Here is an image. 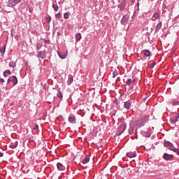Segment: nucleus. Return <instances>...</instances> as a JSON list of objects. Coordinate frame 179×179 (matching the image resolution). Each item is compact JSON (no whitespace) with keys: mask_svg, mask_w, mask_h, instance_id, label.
Returning <instances> with one entry per match:
<instances>
[{"mask_svg":"<svg viewBox=\"0 0 179 179\" xmlns=\"http://www.w3.org/2000/svg\"><path fill=\"white\" fill-rule=\"evenodd\" d=\"M5 83V80L3 78H0V83Z\"/></svg>","mask_w":179,"mask_h":179,"instance_id":"40","label":"nucleus"},{"mask_svg":"<svg viewBox=\"0 0 179 179\" xmlns=\"http://www.w3.org/2000/svg\"><path fill=\"white\" fill-rule=\"evenodd\" d=\"M129 135H132V134H134V127H130L129 129Z\"/></svg>","mask_w":179,"mask_h":179,"instance_id":"30","label":"nucleus"},{"mask_svg":"<svg viewBox=\"0 0 179 179\" xmlns=\"http://www.w3.org/2000/svg\"><path fill=\"white\" fill-rule=\"evenodd\" d=\"M131 83H132V79L128 78V79H127V81L126 82V85H127V86H131Z\"/></svg>","mask_w":179,"mask_h":179,"instance_id":"27","label":"nucleus"},{"mask_svg":"<svg viewBox=\"0 0 179 179\" xmlns=\"http://www.w3.org/2000/svg\"><path fill=\"white\" fill-rule=\"evenodd\" d=\"M10 68H15L16 66V63L15 62H10L9 63Z\"/></svg>","mask_w":179,"mask_h":179,"instance_id":"24","label":"nucleus"},{"mask_svg":"<svg viewBox=\"0 0 179 179\" xmlns=\"http://www.w3.org/2000/svg\"><path fill=\"white\" fill-rule=\"evenodd\" d=\"M148 121H149V115H145L135 121L134 125L136 128H142V127H145V124H146Z\"/></svg>","mask_w":179,"mask_h":179,"instance_id":"1","label":"nucleus"},{"mask_svg":"<svg viewBox=\"0 0 179 179\" xmlns=\"http://www.w3.org/2000/svg\"><path fill=\"white\" fill-rule=\"evenodd\" d=\"M126 156L127 157H129V159H133V157H136V152H129L126 154Z\"/></svg>","mask_w":179,"mask_h":179,"instance_id":"7","label":"nucleus"},{"mask_svg":"<svg viewBox=\"0 0 179 179\" xmlns=\"http://www.w3.org/2000/svg\"><path fill=\"white\" fill-rule=\"evenodd\" d=\"M178 132H179V129H178Z\"/></svg>","mask_w":179,"mask_h":179,"instance_id":"46","label":"nucleus"},{"mask_svg":"<svg viewBox=\"0 0 179 179\" xmlns=\"http://www.w3.org/2000/svg\"><path fill=\"white\" fill-rule=\"evenodd\" d=\"M141 134L145 136V138H150V134L148 131H141Z\"/></svg>","mask_w":179,"mask_h":179,"instance_id":"17","label":"nucleus"},{"mask_svg":"<svg viewBox=\"0 0 179 179\" xmlns=\"http://www.w3.org/2000/svg\"><path fill=\"white\" fill-rule=\"evenodd\" d=\"M57 169L59 170L60 171H64V170H65V166H64V165H62V163H57Z\"/></svg>","mask_w":179,"mask_h":179,"instance_id":"12","label":"nucleus"},{"mask_svg":"<svg viewBox=\"0 0 179 179\" xmlns=\"http://www.w3.org/2000/svg\"><path fill=\"white\" fill-rule=\"evenodd\" d=\"M17 141H15L14 142H12L10 144V148H12V149H15V148H17Z\"/></svg>","mask_w":179,"mask_h":179,"instance_id":"18","label":"nucleus"},{"mask_svg":"<svg viewBox=\"0 0 179 179\" xmlns=\"http://www.w3.org/2000/svg\"><path fill=\"white\" fill-rule=\"evenodd\" d=\"M125 129H127V123H125V122L122 123L117 127V129L116 131V135H117V136H120V135L124 134V131H125Z\"/></svg>","mask_w":179,"mask_h":179,"instance_id":"2","label":"nucleus"},{"mask_svg":"<svg viewBox=\"0 0 179 179\" xmlns=\"http://www.w3.org/2000/svg\"><path fill=\"white\" fill-rule=\"evenodd\" d=\"M52 8L55 12H58V9H59V8L58 7V4L54 3H52Z\"/></svg>","mask_w":179,"mask_h":179,"instance_id":"20","label":"nucleus"},{"mask_svg":"<svg viewBox=\"0 0 179 179\" xmlns=\"http://www.w3.org/2000/svg\"><path fill=\"white\" fill-rule=\"evenodd\" d=\"M6 50V45H4L3 48H0V53L1 55H3L5 54V51Z\"/></svg>","mask_w":179,"mask_h":179,"instance_id":"21","label":"nucleus"},{"mask_svg":"<svg viewBox=\"0 0 179 179\" xmlns=\"http://www.w3.org/2000/svg\"><path fill=\"white\" fill-rule=\"evenodd\" d=\"M64 19H69V14L68 13L64 14Z\"/></svg>","mask_w":179,"mask_h":179,"instance_id":"32","label":"nucleus"},{"mask_svg":"<svg viewBox=\"0 0 179 179\" xmlns=\"http://www.w3.org/2000/svg\"><path fill=\"white\" fill-rule=\"evenodd\" d=\"M117 76H118V71H117V70H115L113 72V78H116Z\"/></svg>","mask_w":179,"mask_h":179,"instance_id":"29","label":"nucleus"},{"mask_svg":"<svg viewBox=\"0 0 179 179\" xmlns=\"http://www.w3.org/2000/svg\"><path fill=\"white\" fill-rule=\"evenodd\" d=\"M38 58H41V59H44L47 56L45 55V52L43 51H40L38 54Z\"/></svg>","mask_w":179,"mask_h":179,"instance_id":"11","label":"nucleus"},{"mask_svg":"<svg viewBox=\"0 0 179 179\" xmlns=\"http://www.w3.org/2000/svg\"><path fill=\"white\" fill-rule=\"evenodd\" d=\"M61 13H58L57 14L55 15L56 19H61Z\"/></svg>","mask_w":179,"mask_h":179,"instance_id":"36","label":"nucleus"},{"mask_svg":"<svg viewBox=\"0 0 179 179\" xmlns=\"http://www.w3.org/2000/svg\"><path fill=\"white\" fill-rule=\"evenodd\" d=\"M152 17H155V19H159V13H154V15H152Z\"/></svg>","mask_w":179,"mask_h":179,"instance_id":"33","label":"nucleus"},{"mask_svg":"<svg viewBox=\"0 0 179 179\" xmlns=\"http://www.w3.org/2000/svg\"><path fill=\"white\" fill-rule=\"evenodd\" d=\"M155 65H156V62H154L152 64H148V66H149L150 69H153V68H155Z\"/></svg>","mask_w":179,"mask_h":179,"instance_id":"26","label":"nucleus"},{"mask_svg":"<svg viewBox=\"0 0 179 179\" xmlns=\"http://www.w3.org/2000/svg\"><path fill=\"white\" fill-rule=\"evenodd\" d=\"M163 159H164V160H173V159H174V156L173 155L164 153L163 155Z\"/></svg>","mask_w":179,"mask_h":179,"instance_id":"6","label":"nucleus"},{"mask_svg":"<svg viewBox=\"0 0 179 179\" xmlns=\"http://www.w3.org/2000/svg\"><path fill=\"white\" fill-rule=\"evenodd\" d=\"M46 22H48V23H50V22H51V16H48V17H46Z\"/></svg>","mask_w":179,"mask_h":179,"instance_id":"37","label":"nucleus"},{"mask_svg":"<svg viewBox=\"0 0 179 179\" xmlns=\"http://www.w3.org/2000/svg\"><path fill=\"white\" fill-rule=\"evenodd\" d=\"M34 129H38V125L36 124L35 127H34Z\"/></svg>","mask_w":179,"mask_h":179,"instance_id":"41","label":"nucleus"},{"mask_svg":"<svg viewBox=\"0 0 179 179\" xmlns=\"http://www.w3.org/2000/svg\"><path fill=\"white\" fill-rule=\"evenodd\" d=\"M68 121L69 122H70V124H76V119L75 118V117H69Z\"/></svg>","mask_w":179,"mask_h":179,"instance_id":"14","label":"nucleus"},{"mask_svg":"<svg viewBox=\"0 0 179 179\" xmlns=\"http://www.w3.org/2000/svg\"><path fill=\"white\" fill-rule=\"evenodd\" d=\"M170 150H172L173 152H174L176 148L174 147V145H173V143H171V145H170L169 147Z\"/></svg>","mask_w":179,"mask_h":179,"instance_id":"31","label":"nucleus"},{"mask_svg":"<svg viewBox=\"0 0 179 179\" xmlns=\"http://www.w3.org/2000/svg\"><path fill=\"white\" fill-rule=\"evenodd\" d=\"M11 31H13V29H11Z\"/></svg>","mask_w":179,"mask_h":179,"instance_id":"45","label":"nucleus"},{"mask_svg":"<svg viewBox=\"0 0 179 179\" xmlns=\"http://www.w3.org/2000/svg\"><path fill=\"white\" fill-rule=\"evenodd\" d=\"M29 12H33V10L31 8H29Z\"/></svg>","mask_w":179,"mask_h":179,"instance_id":"44","label":"nucleus"},{"mask_svg":"<svg viewBox=\"0 0 179 179\" xmlns=\"http://www.w3.org/2000/svg\"><path fill=\"white\" fill-rule=\"evenodd\" d=\"M3 156V153H2L1 152H0V157H2Z\"/></svg>","mask_w":179,"mask_h":179,"instance_id":"42","label":"nucleus"},{"mask_svg":"<svg viewBox=\"0 0 179 179\" xmlns=\"http://www.w3.org/2000/svg\"><path fill=\"white\" fill-rule=\"evenodd\" d=\"M73 82V76L72 75H69L68 77L67 85H69V86L72 85Z\"/></svg>","mask_w":179,"mask_h":179,"instance_id":"13","label":"nucleus"},{"mask_svg":"<svg viewBox=\"0 0 179 179\" xmlns=\"http://www.w3.org/2000/svg\"><path fill=\"white\" fill-rule=\"evenodd\" d=\"M164 146L165 148H170V146H171V143L170 141H165L164 142Z\"/></svg>","mask_w":179,"mask_h":179,"instance_id":"23","label":"nucleus"},{"mask_svg":"<svg viewBox=\"0 0 179 179\" xmlns=\"http://www.w3.org/2000/svg\"><path fill=\"white\" fill-rule=\"evenodd\" d=\"M173 152L179 156V148H176Z\"/></svg>","mask_w":179,"mask_h":179,"instance_id":"39","label":"nucleus"},{"mask_svg":"<svg viewBox=\"0 0 179 179\" xmlns=\"http://www.w3.org/2000/svg\"><path fill=\"white\" fill-rule=\"evenodd\" d=\"M137 8H139V2L137 3Z\"/></svg>","mask_w":179,"mask_h":179,"instance_id":"43","label":"nucleus"},{"mask_svg":"<svg viewBox=\"0 0 179 179\" xmlns=\"http://www.w3.org/2000/svg\"><path fill=\"white\" fill-rule=\"evenodd\" d=\"M90 162V157L89 155H86L84 159H83L82 163L83 164H87V162Z\"/></svg>","mask_w":179,"mask_h":179,"instance_id":"16","label":"nucleus"},{"mask_svg":"<svg viewBox=\"0 0 179 179\" xmlns=\"http://www.w3.org/2000/svg\"><path fill=\"white\" fill-rule=\"evenodd\" d=\"M162 22H159L156 26V29L154 32V34H157V33H159V30H160V29H162Z\"/></svg>","mask_w":179,"mask_h":179,"instance_id":"8","label":"nucleus"},{"mask_svg":"<svg viewBox=\"0 0 179 179\" xmlns=\"http://www.w3.org/2000/svg\"><path fill=\"white\" fill-rule=\"evenodd\" d=\"M20 2H22V0H8L7 6L8 8H13V6H16Z\"/></svg>","mask_w":179,"mask_h":179,"instance_id":"3","label":"nucleus"},{"mask_svg":"<svg viewBox=\"0 0 179 179\" xmlns=\"http://www.w3.org/2000/svg\"><path fill=\"white\" fill-rule=\"evenodd\" d=\"M139 7H137V9L134 12V15H138L139 13Z\"/></svg>","mask_w":179,"mask_h":179,"instance_id":"35","label":"nucleus"},{"mask_svg":"<svg viewBox=\"0 0 179 179\" xmlns=\"http://www.w3.org/2000/svg\"><path fill=\"white\" fill-rule=\"evenodd\" d=\"M131 101H127L126 102H124V108H126L127 110H129V108H131Z\"/></svg>","mask_w":179,"mask_h":179,"instance_id":"15","label":"nucleus"},{"mask_svg":"<svg viewBox=\"0 0 179 179\" xmlns=\"http://www.w3.org/2000/svg\"><path fill=\"white\" fill-rule=\"evenodd\" d=\"M10 82L13 83L14 86L17 85V78H16V76H13L8 79L7 83H10Z\"/></svg>","mask_w":179,"mask_h":179,"instance_id":"5","label":"nucleus"},{"mask_svg":"<svg viewBox=\"0 0 179 179\" xmlns=\"http://www.w3.org/2000/svg\"><path fill=\"white\" fill-rule=\"evenodd\" d=\"M125 6H127V1H125V0H123L120 4L117 5V8L120 12H124Z\"/></svg>","mask_w":179,"mask_h":179,"instance_id":"4","label":"nucleus"},{"mask_svg":"<svg viewBox=\"0 0 179 179\" xmlns=\"http://www.w3.org/2000/svg\"><path fill=\"white\" fill-rule=\"evenodd\" d=\"M172 106H179V101H173Z\"/></svg>","mask_w":179,"mask_h":179,"instance_id":"34","label":"nucleus"},{"mask_svg":"<svg viewBox=\"0 0 179 179\" xmlns=\"http://www.w3.org/2000/svg\"><path fill=\"white\" fill-rule=\"evenodd\" d=\"M11 72L9 71V70H6L4 72H3V76L5 78H8V75H11Z\"/></svg>","mask_w":179,"mask_h":179,"instance_id":"22","label":"nucleus"},{"mask_svg":"<svg viewBox=\"0 0 179 179\" xmlns=\"http://www.w3.org/2000/svg\"><path fill=\"white\" fill-rule=\"evenodd\" d=\"M144 55L145 57H150V51L149 50H145L144 52Z\"/></svg>","mask_w":179,"mask_h":179,"instance_id":"25","label":"nucleus"},{"mask_svg":"<svg viewBox=\"0 0 179 179\" xmlns=\"http://www.w3.org/2000/svg\"><path fill=\"white\" fill-rule=\"evenodd\" d=\"M178 119H179V113H177L174 117L171 118V122H172V124H176V122L178 121Z\"/></svg>","mask_w":179,"mask_h":179,"instance_id":"9","label":"nucleus"},{"mask_svg":"<svg viewBox=\"0 0 179 179\" xmlns=\"http://www.w3.org/2000/svg\"><path fill=\"white\" fill-rule=\"evenodd\" d=\"M80 40H82V34L80 33L76 34V41L79 42Z\"/></svg>","mask_w":179,"mask_h":179,"instance_id":"19","label":"nucleus"},{"mask_svg":"<svg viewBox=\"0 0 179 179\" xmlns=\"http://www.w3.org/2000/svg\"><path fill=\"white\" fill-rule=\"evenodd\" d=\"M129 19V15H124L123 17H122V20H121V22L122 23H127V22H128V20Z\"/></svg>","mask_w":179,"mask_h":179,"instance_id":"10","label":"nucleus"},{"mask_svg":"<svg viewBox=\"0 0 179 179\" xmlns=\"http://www.w3.org/2000/svg\"><path fill=\"white\" fill-rule=\"evenodd\" d=\"M57 96L59 97V99H62V92L61 91H57Z\"/></svg>","mask_w":179,"mask_h":179,"instance_id":"28","label":"nucleus"},{"mask_svg":"<svg viewBox=\"0 0 179 179\" xmlns=\"http://www.w3.org/2000/svg\"><path fill=\"white\" fill-rule=\"evenodd\" d=\"M59 57L61 58V59H65V58H66V56L60 54H59Z\"/></svg>","mask_w":179,"mask_h":179,"instance_id":"38","label":"nucleus"}]
</instances>
